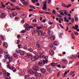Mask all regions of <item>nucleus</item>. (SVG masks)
Listing matches in <instances>:
<instances>
[{
	"label": "nucleus",
	"mask_w": 79,
	"mask_h": 79,
	"mask_svg": "<svg viewBox=\"0 0 79 79\" xmlns=\"http://www.w3.org/2000/svg\"><path fill=\"white\" fill-rule=\"evenodd\" d=\"M51 65L52 66H55V63H51Z\"/></svg>",
	"instance_id": "43"
},
{
	"label": "nucleus",
	"mask_w": 79,
	"mask_h": 79,
	"mask_svg": "<svg viewBox=\"0 0 79 79\" xmlns=\"http://www.w3.org/2000/svg\"><path fill=\"white\" fill-rule=\"evenodd\" d=\"M41 27H36V28H37V29H42V27H44V26L42 25H41Z\"/></svg>",
	"instance_id": "19"
},
{
	"label": "nucleus",
	"mask_w": 79,
	"mask_h": 79,
	"mask_svg": "<svg viewBox=\"0 0 79 79\" xmlns=\"http://www.w3.org/2000/svg\"><path fill=\"white\" fill-rule=\"evenodd\" d=\"M40 71L41 73H45L46 72V69H44L42 68L41 69H40Z\"/></svg>",
	"instance_id": "8"
},
{
	"label": "nucleus",
	"mask_w": 79,
	"mask_h": 79,
	"mask_svg": "<svg viewBox=\"0 0 79 79\" xmlns=\"http://www.w3.org/2000/svg\"><path fill=\"white\" fill-rule=\"evenodd\" d=\"M46 64V63H44V61L42 62V61H40V62H38V64L42 66H43L44 64Z\"/></svg>",
	"instance_id": "7"
},
{
	"label": "nucleus",
	"mask_w": 79,
	"mask_h": 79,
	"mask_svg": "<svg viewBox=\"0 0 79 79\" xmlns=\"http://www.w3.org/2000/svg\"><path fill=\"white\" fill-rule=\"evenodd\" d=\"M49 53L51 55H54V51L52 50H49Z\"/></svg>",
	"instance_id": "12"
},
{
	"label": "nucleus",
	"mask_w": 79,
	"mask_h": 79,
	"mask_svg": "<svg viewBox=\"0 0 79 79\" xmlns=\"http://www.w3.org/2000/svg\"><path fill=\"white\" fill-rule=\"evenodd\" d=\"M19 43H20V40H18L17 41V44H19Z\"/></svg>",
	"instance_id": "46"
},
{
	"label": "nucleus",
	"mask_w": 79,
	"mask_h": 79,
	"mask_svg": "<svg viewBox=\"0 0 79 79\" xmlns=\"http://www.w3.org/2000/svg\"><path fill=\"white\" fill-rule=\"evenodd\" d=\"M32 69H34V71L35 72H34L31 69H29L27 70L28 73L31 74H35V77H40V76H41V74L40 73H35V72H37L39 69V67L37 66H34L32 67Z\"/></svg>",
	"instance_id": "1"
},
{
	"label": "nucleus",
	"mask_w": 79,
	"mask_h": 79,
	"mask_svg": "<svg viewBox=\"0 0 79 79\" xmlns=\"http://www.w3.org/2000/svg\"><path fill=\"white\" fill-rule=\"evenodd\" d=\"M43 59H45V60H44V59L43 60V63H44H44H47L48 62V56H44V55H43Z\"/></svg>",
	"instance_id": "4"
},
{
	"label": "nucleus",
	"mask_w": 79,
	"mask_h": 79,
	"mask_svg": "<svg viewBox=\"0 0 79 79\" xmlns=\"http://www.w3.org/2000/svg\"><path fill=\"white\" fill-rule=\"evenodd\" d=\"M74 33L76 35H78V34H79L78 32L76 31H74Z\"/></svg>",
	"instance_id": "32"
},
{
	"label": "nucleus",
	"mask_w": 79,
	"mask_h": 79,
	"mask_svg": "<svg viewBox=\"0 0 79 79\" xmlns=\"http://www.w3.org/2000/svg\"><path fill=\"white\" fill-rule=\"evenodd\" d=\"M36 46L38 48H40V45L39 44H36Z\"/></svg>",
	"instance_id": "38"
},
{
	"label": "nucleus",
	"mask_w": 79,
	"mask_h": 79,
	"mask_svg": "<svg viewBox=\"0 0 79 79\" xmlns=\"http://www.w3.org/2000/svg\"><path fill=\"white\" fill-rule=\"evenodd\" d=\"M30 77L29 75H26L25 77V79H30Z\"/></svg>",
	"instance_id": "22"
},
{
	"label": "nucleus",
	"mask_w": 79,
	"mask_h": 79,
	"mask_svg": "<svg viewBox=\"0 0 79 79\" xmlns=\"http://www.w3.org/2000/svg\"><path fill=\"white\" fill-rule=\"evenodd\" d=\"M1 17L2 18H5V14L4 13H2L1 15Z\"/></svg>",
	"instance_id": "18"
},
{
	"label": "nucleus",
	"mask_w": 79,
	"mask_h": 79,
	"mask_svg": "<svg viewBox=\"0 0 79 79\" xmlns=\"http://www.w3.org/2000/svg\"><path fill=\"white\" fill-rule=\"evenodd\" d=\"M48 34L49 35H52V33H51V32H50V31H48Z\"/></svg>",
	"instance_id": "48"
},
{
	"label": "nucleus",
	"mask_w": 79,
	"mask_h": 79,
	"mask_svg": "<svg viewBox=\"0 0 79 79\" xmlns=\"http://www.w3.org/2000/svg\"><path fill=\"white\" fill-rule=\"evenodd\" d=\"M51 39L52 40H55V36H51Z\"/></svg>",
	"instance_id": "29"
},
{
	"label": "nucleus",
	"mask_w": 79,
	"mask_h": 79,
	"mask_svg": "<svg viewBox=\"0 0 79 79\" xmlns=\"http://www.w3.org/2000/svg\"><path fill=\"white\" fill-rule=\"evenodd\" d=\"M11 2H15L16 0H10Z\"/></svg>",
	"instance_id": "62"
},
{
	"label": "nucleus",
	"mask_w": 79,
	"mask_h": 79,
	"mask_svg": "<svg viewBox=\"0 0 79 79\" xmlns=\"http://www.w3.org/2000/svg\"><path fill=\"white\" fill-rule=\"evenodd\" d=\"M32 22H35V23H36L37 22V20L35 19H34L33 20Z\"/></svg>",
	"instance_id": "53"
},
{
	"label": "nucleus",
	"mask_w": 79,
	"mask_h": 79,
	"mask_svg": "<svg viewBox=\"0 0 79 79\" xmlns=\"http://www.w3.org/2000/svg\"><path fill=\"white\" fill-rule=\"evenodd\" d=\"M0 53H1V54L3 53V51L2 49H0Z\"/></svg>",
	"instance_id": "27"
},
{
	"label": "nucleus",
	"mask_w": 79,
	"mask_h": 79,
	"mask_svg": "<svg viewBox=\"0 0 79 79\" xmlns=\"http://www.w3.org/2000/svg\"><path fill=\"white\" fill-rule=\"evenodd\" d=\"M32 3H35V0H32Z\"/></svg>",
	"instance_id": "55"
},
{
	"label": "nucleus",
	"mask_w": 79,
	"mask_h": 79,
	"mask_svg": "<svg viewBox=\"0 0 79 79\" xmlns=\"http://www.w3.org/2000/svg\"><path fill=\"white\" fill-rule=\"evenodd\" d=\"M37 30H32V33L33 35H34L35 33H36V32Z\"/></svg>",
	"instance_id": "21"
},
{
	"label": "nucleus",
	"mask_w": 79,
	"mask_h": 79,
	"mask_svg": "<svg viewBox=\"0 0 79 79\" xmlns=\"http://www.w3.org/2000/svg\"><path fill=\"white\" fill-rule=\"evenodd\" d=\"M42 35L43 36H44V37H46L47 35V33L45 32H44L43 33Z\"/></svg>",
	"instance_id": "28"
},
{
	"label": "nucleus",
	"mask_w": 79,
	"mask_h": 79,
	"mask_svg": "<svg viewBox=\"0 0 79 79\" xmlns=\"http://www.w3.org/2000/svg\"><path fill=\"white\" fill-rule=\"evenodd\" d=\"M29 52H32V51H33V49H32V48H30L29 49Z\"/></svg>",
	"instance_id": "36"
},
{
	"label": "nucleus",
	"mask_w": 79,
	"mask_h": 79,
	"mask_svg": "<svg viewBox=\"0 0 79 79\" xmlns=\"http://www.w3.org/2000/svg\"><path fill=\"white\" fill-rule=\"evenodd\" d=\"M19 19V17H15V20H18Z\"/></svg>",
	"instance_id": "54"
},
{
	"label": "nucleus",
	"mask_w": 79,
	"mask_h": 79,
	"mask_svg": "<svg viewBox=\"0 0 79 79\" xmlns=\"http://www.w3.org/2000/svg\"><path fill=\"white\" fill-rule=\"evenodd\" d=\"M63 5H64V7H65L66 8H67V5H66V4H63Z\"/></svg>",
	"instance_id": "56"
},
{
	"label": "nucleus",
	"mask_w": 79,
	"mask_h": 79,
	"mask_svg": "<svg viewBox=\"0 0 79 79\" xmlns=\"http://www.w3.org/2000/svg\"><path fill=\"white\" fill-rule=\"evenodd\" d=\"M7 9H8V10H10L11 9V7H10V6H7Z\"/></svg>",
	"instance_id": "50"
},
{
	"label": "nucleus",
	"mask_w": 79,
	"mask_h": 79,
	"mask_svg": "<svg viewBox=\"0 0 79 79\" xmlns=\"http://www.w3.org/2000/svg\"><path fill=\"white\" fill-rule=\"evenodd\" d=\"M9 69H15V68L14 67H10L9 68Z\"/></svg>",
	"instance_id": "35"
},
{
	"label": "nucleus",
	"mask_w": 79,
	"mask_h": 79,
	"mask_svg": "<svg viewBox=\"0 0 79 79\" xmlns=\"http://www.w3.org/2000/svg\"><path fill=\"white\" fill-rule=\"evenodd\" d=\"M21 17L22 18H23V19L25 18V15H22Z\"/></svg>",
	"instance_id": "37"
},
{
	"label": "nucleus",
	"mask_w": 79,
	"mask_h": 79,
	"mask_svg": "<svg viewBox=\"0 0 79 79\" xmlns=\"http://www.w3.org/2000/svg\"><path fill=\"white\" fill-rule=\"evenodd\" d=\"M62 34H63V33H59V36H60V37H61Z\"/></svg>",
	"instance_id": "44"
},
{
	"label": "nucleus",
	"mask_w": 79,
	"mask_h": 79,
	"mask_svg": "<svg viewBox=\"0 0 79 79\" xmlns=\"http://www.w3.org/2000/svg\"><path fill=\"white\" fill-rule=\"evenodd\" d=\"M0 39H1V40H4V37L2 35L0 36Z\"/></svg>",
	"instance_id": "26"
},
{
	"label": "nucleus",
	"mask_w": 79,
	"mask_h": 79,
	"mask_svg": "<svg viewBox=\"0 0 79 79\" xmlns=\"http://www.w3.org/2000/svg\"><path fill=\"white\" fill-rule=\"evenodd\" d=\"M3 46L5 48H7L8 47V45L7 43H4L3 44Z\"/></svg>",
	"instance_id": "15"
},
{
	"label": "nucleus",
	"mask_w": 79,
	"mask_h": 79,
	"mask_svg": "<svg viewBox=\"0 0 79 79\" xmlns=\"http://www.w3.org/2000/svg\"><path fill=\"white\" fill-rule=\"evenodd\" d=\"M74 72H75L74 71H72L71 72H70V74H71V75H73V74L74 73Z\"/></svg>",
	"instance_id": "33"
},
{
	"label": "nucleus",
	"mask_w": 79,
	"mask_h": 79,
	"mask_svg": "<svg viewBox=\"0 0 79 79\" xmlns=\"http://www.w3.org/2000/svg\"><path fill=\"white\" fill-rule=\"evenodd\" d=\"M7 66V68L9 69V68L11 67V65L8 64Z\"/></svg>",
	"instance_id": "51"
},
{
	"label": "nucleus",
	"mask_w": 79,
	"mask_h": 79,
	"mask_svg": "<svg viewBox=\"0 0 79 79\" xmlns=\"http://www.w3.org/2000/svg\"><path fill=\"white\" fill-rule=\"evenodd\" d=\"M76 57H78V58H79V53L78 54H77L76 55Z\"/></svg>",
	"instance_id": "64"
},
{
	"label": "nucleus",
	"mask_w": 79,
	"mask_h": 79,
	"mask_svg": "<svg viewBox=\"0 0 79 79\" xmlns=\"http://www.w3.org/2000/svg\"><path fill=\"white\" fill-rule=\"evenodd\" d=\"M51 29H52V27H50L48 29V30H51Z\"/></svg>",
	"instance_id": "63"
},
{
	"label": "nucleus",
	"mask_w": 79,
	"mask_h": 79,
	"mask_svg": "<svg viewBox=\"0 0 79 79\" xmlns=\"http://www.w3.org/2000/svg\"><path fill=\"white\" fill-rule=\"evenodd\" d=\"M23 4L24 5H26L27 6L29 5L28 2H23Z\"/></svg>",
	"instance_id": "16"
},
{
	"label": "nucleus",
	"mask_w": 79,
	"mask_h": 79,
	"mask_svg": "<svg viewBox=\"0 0 79 79\" xmlns=\"http://www.w3.org/2000/svg\"><path fill=\"white\" fill-rule=\"evenodd\" d=\"M17 37L18 39H19L20 37H21V36H20V35L18 34L17 35Z\"/></svg>",
	"instance_id": "49"
},
{
	"label": "nucleus",
	"mask_w": 79,
	"mask_h": 79,
	"mask_svg": "<svg viewBox=\"0 0 79 79\" xmlns=\"http://www.w3.org/2000/svg\"><path fill=\"white\" fill-rule=\"evenodd\" d=\"M46 69H47L48 71L50 73L51 71V69L48 66H46Z\"/></svg>",
	"instance_id": "10"
},
{
	"label": "nucleus",
	"mask_w": 79,
	"mask_h": 79,
	"mask_svg": "<svg viewBox=\"0 0 79 79\" xmlns=\"http://www.w3.org/2000/svg\"><path fill=\"white\" fill-rule=\"evenodd\" d=\"M71 36L73 39H75V37L74 36V35L73 33H72Z\"/></svg>",
	"instance_id": "20"
},
{
	"label": "nucleus",
	"mask_w": 79,
	"mask_h": 79,
	"mask_svg": "<svg viewBox=\"0 0 79 79\" xmlns=\"http://www.w3.org/2000/svg\"><path fill=\"white\" fill-rule=\"evenodd\" d=\"M21 45H22V44H19L18 45V47L19 48H21Z\"/></svg>",
	"instance_id": "34"
},
{
	"label": "nucleus",
	"mask_w": 79,
	"mask_h": 79,
	"mask_svg": "<svg viewBox=\"0 0 79 79\" xmlns=\"http://www.w3.org/2000/svg\"><path fill=\"white\" fill-rule=\"evenodd\" d=\"M9 61H11L12 60H13V58H11V57H9L8 59Z\"/></svg>",
	"instance_id": "31"
},
{
	"label": "nucleus",
	"mask_w": 79,
	"mask_h": 79,
	"mask_svg": "<svg viewBox=\"0 0 79 79\" xmlns=\"http://www.w3.org/2000/svg\"><path fill=\"white\" fill-rule=\"evenodd\" d=\"M59 26H60L61 28H62V29H64V27H63V26L60 24H59Z\"/></svg>",
	"instance_id": "47"
},
{
	"label": "nucleus",
	"mask_w": 79,
	"mask_h": 79,
	"mask_svg": "<svg viewBox=\"0 0 79 79\" xmlns=\"http://www.w3.org/2000/svg\"><path fill=\"white\" fill-rule=\"evenodd\" d=\"M60 15H62V16H63V15H64V14L63 12H61L60 13Z\"/></svg>",
	"instance_id": "52"
},
{
	"label": "nucleus",
	"mask_w": 79,
	"mask_h": 79,
	"mask_svg": "<svg viewBox=\"0 0 79 79\" xmlns=\"http://www.w3.org/2000/svg\"><path fill=\"white\" fill-rule=\"evenodd\" d=\"M24 27H25V29H26V30H27V31H30L31 28L32 29L34 28L32 26H29V24L27 23H26L24 26Z\"/></svg>",
	"instance_id": "2"
},
{
	"label": "nucleus",
	"mask_w": 79,
	"mask_h": 79,
	"mask_svg": "<svg viewBox=\"0 0 79 79\" xmlns=\"http://www.w3.org/2000/svg\"><path fill=\"white\" fill-rule=\"evenodd\" d=\"M75 21H78V18H77V17H76L75 18Z\"/></svg>",
	"instance_id": "60"
},
{
	"label": "nucleus",
	"mask_w": 79,
	"mask_h": 79,
	"mask_svg": "<svg viewBox=\"0 0 79 79\" xmlns=\"http://www.w3.org/2000/svg\"><path fill=\"white\" fill-rule=\"evenodd\" d=\"M43 59H45V60H44V59L43 60V63H44H44H47L48 62V56H44V55H43Z\"/></svg>",
	"instance_id": "3"
},
{
	"label": "nucleus",
	"mask_w": 79,
	"mask_h": 79,
	"mask_svg": "<svg viewBox=\"0 0 79 79\" xmlns=\"http://www.w3.org/2000/svg\"><path fill=\"white\" fill-rule=\"evenodd\" d=\"M16 15H17V12L16 11H14L12 13V15L13 16H16Z\"/></svg>",
	"instance_id": "17"
},
{
	"label": "nucleus",
	"mask_w": 79,
	"mask_h": 79,
	"mask_svg": "<svg viewBox=\"0 0 79 79\" xmlns=\"http://www.w3.org/2000/svg\"><path fill=\"white\" fill-rule=\"evenodd\" d=\"M75 26L76 27V30L77 29H78V25H75Z\"/></svg>",
	"instance_id": "45"
},
{
	"label": "nucleus",
	"mask_w": 79,
	"mask_h": 79,
	"mask_svg": "<svg viewBox=\"0 0 79 79\" xmlns=\"http://www.w3.org/2000/svg\"><path fill=\"white\" fill-rule=\"evenodd\" d=\"M60 72H58L57 75V77H59V76H60Z\"/></svg>",
	"instance_id": "42"
},
{
	"label": "nucleus",
	"mask_w": 79,
	"mask_h": 79,
	"mask_svg": "<svg viewBox=\"0 0 79 79\" xmlns=\"http://www.w3.org/2000/svg\"><path fill=\"white\" fill-rule=\"evenodd\" d=\"M67 18H66V17H65L64 18V21H65V22H66V20H67Z\"/></svg>",
	"instance_id": "59"
},
{
	"label": "nucleus",
	"mask_w": 79,
	"mask_h": 79,
	"mask_svg": "<svg viewBox=\"0 0 79 79\" xmlns=\"http://www.w3.org/2000/svg\"><path fill=\"white\" fill-rule=\"evenodd\" d=\"M44 13L45 14H48V15H52V13L50 12H48L45 11L44 12Z\"/></svg>",
	"instance_id": "25"
},
{
	"label": "nucleus",
	"mask_w": 79,
	"mask_h": 79,
	"mask_svg": "<svg viewBox=\"0 0 79 79\" xmlns=\"http://www.w3.org/2000/svg\"><path fill=\"white\" fill-rule=\"evenodd\" d=\"M5 57H6V59H7V58L8 59V58H10V56L8 55H7V56H5Z\"/></svg>",
	"instance_id": "39"
},
{
	"label": "nucleus",
	"mask_w": 79,
	"mask_h": 79,
	"mask_svg": "<svg viewBox=\"0 0 79 79\" xmlns=\"http://www.w3.org/2000/svg\"><path fill=\"white\" fill-rule=\"evenodd\" d=\"M20 54L21 55H24L25 54V52L23 51H22L20 52Z\"/></svg>",
	"instance_id": "24"
},
{
	"label": "nucleus",
	"mask_w": 79,
	"mask_h": 79,
	"mask_svg": "<svg viewBox=\"0 0 79 79\" xmlns=\"http://www.w3.org/2000/svg\"><path fill=\"white\" fill-rule=\"evenodd\" d=\"M71 6V4H68L67 7V8H69V7H70V6Z\"/></svg>",
	"instance_id": "40"
},
{
	"label": "nucleus",
	"mask_w": 79,
	"mask_h": 79,
	"mask_svg": "<svg viewBox=\"0 0 79 79\" xmlns=\"http://www.w3.org/2000/svg\"><path fill=\"white\" fill-rule=\"evenodd\" d=\"M30 8H34V9H35V7H34L33 6H32L31 5H30Z\"/></svg>",
	"instance_id": "30"
},
{
	"label": "nucleus",
	"mask_w": 79,
	"mask_h": 79,
	"mask_svg": "<svg viewBox=\"0 0 79 79\" xmlns=\"http://www.w3.org/2000/svg\"><path fill=\"white\" fill-rule=\"evenodd\" d=\"M3 74L5 77H6V72H3Z\"/></svg>",
	"instance_id": "41"
},
{
	"label": "nucleus",
	"mask_w": 79,
	"mask_h": 79,
	"mask_svg": "<svg viewBox=\"0 0 79 79\" xmlns=\"http://www.w3.org/2000/svg\"><path fill=\"white\" fill-rule=\"evenodd\" d=\"M26 31H27V30H26V29H25V30H22L21 31L20 33H25Z\"/></svg>",
	"instance_id": "23"
},
{
	"label": "nucleus",
	"mask_w": 79,
	"mask_h": 79,
	"mask_svg": "<svg viewBox=\"0 0 79 79\" xmlns=\"http://www.w3.org/2000/svg\"><path fill=\"white\" fill-rule=\"evenodd\" d=\"M58 17H59L60 18H62V16L60 15H57Z\"/></svg>",
	"instance_id": "57"
},
{
	"label": "nucleus",
	"mask_w": 79,
	"mask_h": 79,
	"mask_svg": "<svg viewBox=\"0 0 79 79\" xmlns=\"http://www.w3.org/2000/svg\"><path fill=\"white\" fill-rule=\"evenodd\" d=\"M53 43L55 45H58L59 44L58 41H54L53 42Z\"/></svg>",
	"instance_id": "13"
},
{
	"label": "nucleus",
	"mask_w": 79,
	"mask_h": 79,
	"mask_svg": "<svg viewBox=\"0 0 79 79\" xmlns=\"http://www.w3.org/2000/svg\"><path fill=\"white\" fill-rule=\"evenodd\" d=\"M45 11H43V12H41L40 11H39V13H42L43 14H44V13L45 12Z\"/></svg>",
	"instance_id": "58"
},
{
	"label": "nucleus",
	"mask_w": 79,
	"mask_h": 79,
	"mask_svg": "<svg viewBox=\"0 0 79 79\" xmlns=\"http://www.w3.org/2000/svg\"><path fill=\"white\" fill-rule=\"evenodd\" d=\"M43 33V31L42 30H39L38 31V35L39 36L42 35Z\"/></svg>",
	"instance_id": "6"
},
{
	"label": "nucleus",
	"mask_w": 79,
	"mask_h": 79,
	"mask_svg": "<svg viewBox=\"0 0 79 79\" xmlns=\"http://www.w3.org/2000/svg\"><path fill=\"white\" fill-rule=\"evenodd\" d=\"M43 6V7H42V10H45V9H47V4H44Z\"/></svg>",
	"instance_id": "11"
},
{
	"label": "nucleus",
	"mask_w": 79,
	"mask_h": 79,
	"mask_svg": "<svg viewBox=\"0 0 79 79\" xmlns=\"http://www.w3.org/2000/svg\"><path fill=\"white\" fill-rule=\"evenodd\" d=\"M38 57L39 56H38L35 55L31 58V60L32 61H35L36 60H37V59H38Z\"/></svg>",
	"instance_id": "5"
},
{
	"label": "nucleus",
	"mask_w": 79,
	"mask_h": 79,
	"mask_svg": "<svg viewBox=\"0 0 79 79\" xmlns=\"http://www.w3.org/2000/svg\"><path fill=\"white\" fill-rule=\"evenodd\" d=\"M50 2H51V0H48V4H49L50 3Z\"/></svg>",
	"instance_id": "61"
},
{
	"label": "nucleus",
	"mask_w": 79,
	"mask_h": 79,
	"mask_svg": "<svg viewBox=\"0 0 79 79\" xmlns=\"http://www.w3.org/2000/svg\"><path fill=\"white\" fill-rule=\"evenodd\" d=\"M27 58H31L32 56V54L29 53L27 54Z\"/></svg>",
	"instance_id": "9"
},
{
	"label": "nucleus",
	"mask_w": 79,
	"mask_h": 79,
	"mask_svg": "<svg viewBox=\"0 0 79 79\" xmlns=\"http://www.w3.org/2000/svg\"><path fill=\"white\" fill-rule=\"evenodd\" d=\"M10 73L8 72L6 73V76L8 78H7V79H9V78H10Z\"/></svg>",
	"instance_id": "14"
}]
</instances>
